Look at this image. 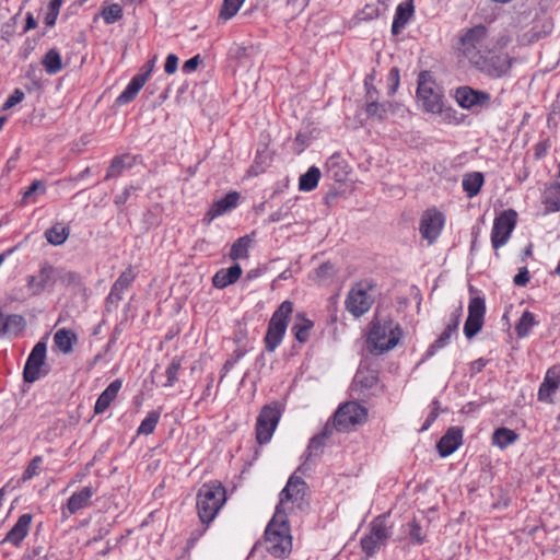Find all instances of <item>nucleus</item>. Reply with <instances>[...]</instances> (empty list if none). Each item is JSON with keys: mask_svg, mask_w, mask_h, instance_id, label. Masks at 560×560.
I'll use <instances>...</instances> for the list:
<instances>
[{"mask_svg": "<svg viewBox=\"0 0 560 560\" xmlns=\"http://www.w3.org/2000/svg\"><path fill=\"white\" fill-rule=\"evenodd\" d=\"M513 59L508 54H487L476 65V69L490 78H502L506 75L512 67Z\"/></svg>", "mask_w": 560, "mask_h": 560, "instance_id": "9b49d317", "label": "nucleus"}, {"mask_svg": "<svg viewBox=\"0 0 560 560\" xmlns=\"http://www.w3.org/2000/svg\"><path fill=\"white\" fill-rule=\"evenodd\" d=\"M560 384V376L555 370H549L538 390V398L541 401H549L552 394Z\"/></svg>", "mask_w": 560, "mask_h": 560, "instance_id": "cd10ccee", "label": "nucleus"}, {"mask_svg": "<svg viewBox=\"0 0 560 560\" xmlns=\"http://www.w3.org/2000/svg\"><path fill=\"white\" fill-rule=\"evenodd\" d=\"M280 419V410L277 405L265 406L257 419L256 440L259 444L270 441Z\"/></svg>", "mask_w": 560, "mask_h": 560, "instance_id": "f8f14e48", "label": "nucleus"}, {"mask_svg": "<svg viewBox=\"0 0 560 560\" xmlns=\"http://www.w3.org/2000/svg\"><path fill=\"white\" fill-rule=\"evenodd\" d=\"M200 62H201L200 57L199 56H195V57L188 59L184 63L183 68L186 71H194L199 66Z\"/></svg>", "mask_w": 560, "mask_h": 560, "instance_id": "bf43d9fd", "label": "nucleus"}, {"mask_svg": "<svg viewBox=\"0 0 560 560\" xmlns=\"http://www.w3.org/2000/svg\"><path fill=\"white\" fill-rule=\"evenodd\" d=\"M422 108L433 115H443L448 110L444 104L443 88L429 71H422Z\"/></svg>", "mask_w": 560, "mask_h": 560, "instance_id": "39448f33", "label": "nucleus"}, {"mask_svg": "<svg viewBox=\"0 0 560 560\" xmlns=\"http://www.w3.org/2000/svg\"><path fill=\"white\" fill-rule=\"evenodd\" d=\"M40 463H42V457L35 456L30 462L28 466L26 467L25 471L23 472L22 480L26 481V480L32 479L34 476H36L38 474Z\"/></svg>", "mask_w": 560, "mask_h": 560, "instance_id": "3c124183", "label": "nucleus"}, {"mask_svg": "<svg viewBox=\"0 0 560 560\" xmlns=\"http://www.w3.org/2000/svg\"><path fill=\"white\" fill-rule=\"evenodd\" d=\"M535 325L536 320L534 314L528 311L524 312L515 327L517 336L520 338L526 337Z\"/></svg>", "mask_w": 560, "mask_h": 560, "instance_id": "a19ab883", "label": "nucleus"}, {"mask_svg": "<svg viewBox=\"0 0 560 560\" xmlns=\"http://www.w3.org/2000/svg\"><path fill=\"white\" fill-rule=\"evenodd\" d=\"M101 16L106 24L116 23L124 16L122 8L118 3H112L110 5L103 8L101 11Z\"/></svg>", "mask_w": 560, "mask_h": 560, "instance_id": "79ce46f5", "label": "nucleus"}, {"mask_svg": "<svg viewBox=\"0 0 560 560\" xmlns=\"http://www.w3.org/2000/svg\"><path fill=\"white\" fill-rule=\"evenodd\" d=\"M93 495V489L91 487L83 488L80 492L73 493L67 503V509L71 514L77 513L90 503Z\"/></svg>", "mask_w": 560, "mask_h": 560, "instance_id": "c756f323", "label": "nucleus"}, {"mask_svg": "<svg viewBox=\"0 0 560 560\" xmlns=\"http://www.w3.org/2000/svg\"><path fill=\"white\" fill-rule=\"evenodd\" d=\"M389 78L393 81L392 93H394L397 90L399 83V71L397 68L392 69Z\"/></svg>", "mask_w": 560, "mask_h": 560, "instance_id": "052dcab7", "label": "nucleus"}, {"mask_svg": "<svg viewBox=\"0 0 560 560\" xmlns=\"http://www.w3.org/2000/svg\"><path fill=\"white\" fill-rule=\"evenodd\" d=\"M373 303V298L360 284L353 287L347 298L346 307L355 317L366 313Z\"/></svg>", "mask_w": 560, "mask_h": 560, "instance_id": "f3484780", "label": "nucleus"}, {"mask_svg": "<svg viewBox=\"0 0 560 560\" xmlns=\"http://www.w3.org/2000/svg\"><path fill=\"white\" fill-rule=\"evenodd\" d=\"M366 420V410L354 401L346 402L336 411L334 424L339 431H350Z\"/></svg>", "mask_w": 560, "mask_h": 560, "instance_id": "6e6552de", "label": "nucleus"}, {"mask_svg": "<svg viewBox=\"0 0 560 560\" xmlns=\"http://www.w3.org/2000/svg\"><path fill=\"white\" fill-rule=\"evenodd\" d=\"M58 10L50 9L49 13L46 15L45 22L48 26H52L56 22Z\"/></svg>", "mask_w": 560, "mask_h": 560, "instance_id": "e2e57ef3", "label": "nucleus"}, {"mask_svg": "<svg viewBox=\"0 0 560 560\" xmlns=\"http://www.w3.org/2000/svg\"><path fill=\"white\" fill-rule=\"evenodd\" d=\"M135 275L131 268L126 269L120 273L116 282L113 284L107 302L117 303L122 299L124 291L131 284Z\"/></svg>", "mask_w": 560, "mask_h": 560, "instance_id": "b1692460", "label": "nucleus"}, {"mask_svg": "<svg viewBox=\"0 0 560 560\" xmlns=\"http://www.w3.org/2000/svg\"><path fill=\"white\" fill-rule=\"evenodd\" d=\"M182 366V359L174 358L166 369L167 383L165 386H172L177 381V373Z\"/></svg>", "mask_w": 560, "mask_h": 560, "instance_id": "de8ad7c7", "label": "nucleus"}, {"mask_svg": "<svg viewBox=\"0 0 560 560\" xmlns=\"http://www.w3.org/2000/svg\"><path fill=\"white\" fill-rule=\"evenodd\" d=\"M45 236L48 243L61 245L69 236V229L61 223H57L46 231Z\"/></svg>", "mask_w": 560, "mask_h": 560, "instance_id": "f704fd0d", "label": "nucleus"}, {"mask_svg": "<svg viewBox=\"0 0 560 560\" xmlns=\"http://www.w3.org/2000/svg\"><path fill=\"white\" fill-rule=\"evenodd\" d=\"M390 105L371 103L366 107V113L371 117H376L377 119H384L386 117L387 109Z\"/></svg>", "mask_w": 560, "mask_h": 560, "instance_id": "09e8293b", "label": "nucleus"}, {"mask_svg": "<svg viewBox=\"0 0 560 560\" xmlns=\"http://www.w3.org/2000/svg\"><path fill=\"white\" fill-rule=\"evenodd\" d=\"M35 26H36V20L33 18L32 14H27L25 30L28 31V30L34 28Z\"/></svg>", "mask_w": 560, "mask_h": 560, "instance_id": "69168bd1", "label": "nucleus"}, {"mask_svg": "<svg viewBox=\"0 0 560 560\" xmlns=\"http://www.w3.org/2000/svg\"><path fill=\"white\" fill-rule=\"evenodd\" d=\"M32 517L30 514L20 516L13 528L7 534L5 540L19 545L27 534Z\"/></svg>", "mask_w": 560, "mask_h": 560, "instance_id": "c85d7f7f", "label": "nucleus"}, {"mask_svg": "<svg viewBox=\"0 0 560 560\" xmlns=\"http://www.w3.org/2000/svg\"><path fill=\"white\" fill-rule=\"evenodd\" d=\"M43 66L47 73L56 74L62 69V61L60 54L56 49L47 51L43 59Z\"/></svg>", "mask_w": 560, "mask_h": 560, "instance_id": "58836bf2", "label": "nucleus"}, {"mask_svg": "<svg viewBox=\"0 0 560 560\" xmlns=\"http://www.w3.org/2000/svg\"><path fill=\"white\" fill-rule=\"evenodd\" d=\"M460 312H462V307H458V310L453 314L445 330L441 334V336L435 340V342L428 350V353H427L428 357H432L434 354L435 350L441 349L448 343L452 334L455 332L458 328L459 319H460Z\"/></svg>", "mask_w": 560, "mask_h": 560, "instance_id": "5701e85b", "label": "nucleus"}, {"mask_svg": "<svg viewBox=\"0 0 560 560\" xmlns=\"http://www.w3.org/2000/svg\"><path fill=\"white\" fill-rule=\"evenodd\" d=\"M225 489L217 482L203 485L197 495V509L200 521L209 524L225 502Z\"/></svg>", "mask_w": 560, "mask_h": 560, "instance_id": "7ed1b4c3", "label": "nucleus"}, {"mask_svg": "<svg viewBox=\"0 0 560 560\" xmlns=\"http://www.w3.org/2000/svg\"><path fill=\"white\" fill-rule=\"evenodd\" d=\"M355 384L360 385L363 388H372L377 383V377L374 374H365L363 372H359L355 375Z\"/></svg>", "mask_w": 560, "mask_h": 560, "instance_id": "8fccbe9b", "label": "nucleus"}, {"mask_svg": "<svg viewBox=\"0 0 560 560\" xmlns=\"http://www.w3.org/2000/svg\"><path fill=\"white\" fill-rule=\"evenodd\" d=\"M326 170L337 183H345L348 179L349 168L346 161L338 154L331 155L326 162Z\"/></svg>", "mask_w": 560, "mask_h": 560, "instance_id": "4be33fe9", "label": "nucleus"}, {"mask_svg": "<svg viewBox=\"0 0 560 560\" xmlns=\"http://www.w3.org/2000/svg\"><path fill=\"white\" fill-rule=\"evenodd\" d=\"M242 275V268L238 264L228 268L219 270L212 278V283L215 288L223 289L234 282H236Z\"/></svg>", "mask_w": 560, "mask_h": 560, "instance_id": "a878e982", "label": "nucleus"}, {"mask_svg": "<svg viewBox=\"0 0 560 560\" xmlns=\"http://www.w3.org/2000/svg\"><path fill=\"white\" fill-rule=\"evenodd\" d=\"M177 65L178 58L174 54L168 55L164 66L165 72L168 74L175 73L177 70Z\"/></svg>", "mask_w": 560, "mask_h": 560, "instance_id": "6e6d98bb", "label": "nucleus"}, {"mask_svg": "<svg viewBox=\"0 0 560 560\" xmlns=\"http://www.w3.org/2000/svg\"><path fill=\"white\" fill-rule=\"evenodd\" d=\"M398 326L392 322L373 323L368 336V349L372 354L378 355L393 349L399 341Z\"/></svg>", "mask_w": 560, "mask_h": 560, "instance_id": "20e7f679", "label": "nucleus"}, {"mask_svg": "<svg viewBox=\"0 0 560 560\" xmlns=\"http://www.w3.org/2000/svg\"><path fill=\"white\" fill-rule=\"evenodd\" d=\"M546 152V147L544 143H539L536 148V155L537 156H540L541 154H544Z\"/></svg>", "mask_w": 560, "mask_h": 560, "instance_id": "774afa93", "label": "nucleus"}, {"mask_svg": "<svg viewBox=\"0 0 560 560\" xmlns=\"http://www.w3.org/2000/svg\"><path fill=\"white\" fill-rule=\"evenodd\" d=\"M40 183L39 182H34L30 187L28 189L24 192V199L28 198L30 196H32L36 190L37 188L39 187Z\"/></svg>", "mask_w": 560, "mask_h": 560, "instance_id": "0e129e2a", "label": "nucleus"}, {"mask_svg": "<svg viewBox=\"0 0 560 560\" xmlns=\"http://www.w3.org/2000/svg\"><path fill=\"white\" fill-rule=\"evenodd\" d=\"M462 430L451 428L438 442L436 447L442 457H446L454 453L462 443Z\"/></svg>", "mask_w": 560, "mask_h": 560, "instance_id": "412c9836", "label": "nucleus"}, {"mask_svg": "<svg viewBox=\"0 0 560 560\" xmlns=\"http://www.w3.org/2000/svg\"><path fill=\"white\" fill-rule=\"evenodd\" d=\"M377 14V10L372 5H366L360 13V20H369L375 18Z\"/></svg>", "mask_w": 560, "mask_h": 560, "instance_id": "13d9d810", "label": "nucleus"}, {"mask_svg": "<svg viewBox=\"0 0 560 560\" xmlns=\"http://www.w3.org/2000/svg\"><path fill=\"white\" fill-rule=\"evenodd\" d=\"M292 311V303L290 301H284L273 313L265 337V345L268 351H275L280 345L288 327V318Z\"/></svg>", "mask_w": 560, "mask_h": 560, "instance_id": "423d86ee", "label": "nucleus"}, {"mask_svg": "<svg viewBox=\"0 0 560 560\" xmlns=\"http://www.w3.org/2000/svg\"><path fill=\"white\" fill-rule=\"evenodd\" d=\"M306 491V483L301 477L293 475L284 489L281 491L279 504L276 508V512L285 513L300 508L304 501Z\"/></svg>", "mask_w": 560, "mask_h": 560, "instance_id": "0eeeda50", "label": "nucleus"}, {"mask_svg": "<svg viewBox=\"0 0 560 560\" xmlns=\"http://www.w3.org/2000/svg\"><path fill=\"white\" fill-rule=\"evenodd\" d=\"M122 166H124V161L121 159H115L110 166H109V170H108V173H107V176H117L121 170H122Z\"/></svg>", "mask_w": 560, "mask_h": 560, "instance_id": "4d7b16f0", "label": "nucleus"}, {"mask_svg": "<svg viewBox=\"0 0 560 560\" xmlns=\"http://www.w3.org/2000/svg\"><path fill=\"white\" fill-rule=\"evenodd\" d=\"M156 56H154L151 60H149L145 65V71L140 73L139 75H145V81L149 79L154 66H155Z\"/></svg>", "mask_w": 560, "mask_h": 560, "instance_id": "680f3d73", "label": "nucleus"}, {"mask_svg": "<svg viewBox=\"0 0 560 560\" xmlns=\"http://www.w3.org/2000/svg\"><path fill=\"white\" fill-rule=\"evenodd\" d=\"M483 184V175L480 172L467 174L463 178V189L467 192L468 197L477 196Z\"/></svg>", "mask_w": 560, "mask_h": 560, "instance_id": "2f4dec72", "label": "nucleus"}, {"mask_svg": "<svg viewBox=\"0 0 560 560\" xmlns=\"http://www.w3.org/2000/svg\"><path fill=\"white\" fill-rule=\"evenodd\" d=\"M455 100L462 108L471 110L476 107H488L490 105L491 95L486 91L475 90L468 85H464L456 89Z\"/></svg>", "mask_w": 560, "mask_h": 560, "instance_id": "2eb2a0df", "label": "nucleus"}, {"mask_svg": "<svg viewBox=\"0 0 560 560\" xmlns=\"http://www.w3.org/2000/svg\"><path fill=\"white\" fill-rule=\"evenodd\" d=\"M144 84L145 75L133 77L130 83L125 89V91L117 97V103L119 105H124L131 102Z\"/></svg>", "mask_w": 560, "mask_h": 560, "instance_id": "7c9ffc66", "label": "nucleus"}, {"mask_svg": "<svg viewBox=\"0 0 560 560\" xmlns=\"http://www.w3.org/2000/svg\"><path fill=\"white\" fill-rule=\"evenodd\" d=\"M245 0H223L219 12V20L226 22L236 15Z\"/></svg>", "mask_w": 560, "mask_h": 560, "instance_id": "ea45409f", "label": "nucleus"}, {"mask_svg": "<svg viewBox=\"0 0 560 560\" xmlns=\"http://www.w3.org/2000/svg\"><path fill=\"white\" fill-rule=\"evenodd\" d=\"M517 213L513 209L502 211L493 222L491 244L494 249L505 245L516 225Z\"/></svg>", "mask_w": 560, "mask_h": 560, "instance_id": "1a4fd4ad", "label": "nucleus"}, {"mask_svg": "<svg viewBox=\"0 0 560 560\" xmlns=\"http://www.w3.org/2000/svg\"><path fill=\"white\" fill-rule=\"evenodd\" d=\"M47 373L46 343L44 341H39L35 345L27 358L23 371V377L26 383H33Z\"/></svg>", "mask_w": 560, "mask_h": 560, "instance_id": "9d476101", "label": "nucleus"}, {"mask_svg": "<svg viewBox=\"0 0 560 560\" xmlns=\"http://www.w3.org/2000/svg\"><path fill=\"white\" fill-rule=\"evenodd\" d=\"M445 224V217L435 209H429L422 215V238L432 244L441 234Z\"/></svg>", "mask_w": 560, "mask_h": 560, "instance_id": "a211bd4d", "label": "nucleus"}, {"mask_svg": "<svg viewBox=\"0 0 560 560\" xmlns=\"http://www.w3.org/2000/svg\"><path fill=\"white\" fill-rule=\"evenodd\" d=\"M545 203L548 211H560V184H552L546 189Z\"/></svg>", "mask_w": 560, "mask_h": 560, "instance_id": "4c0bfd02", "label": "nucleus"}, {"mask_svg": "<svg viewBox=\"0 0 560 560\" xmlns=\"http://www.w3.org/2000/svg\"><path fill=\"white\" fill-rule=\"evenodd\" d=\"M24 326V318L20 315L3 317L4 332H16Z\"/></svg>", "mask_w": 560, "mask_h": 560, "instance_id": "49530a36", "label": "nucleus"}, {"mask_svg": "<svg viewBox=\"0 0 560 560\" xmlns=\"http://www.w3.org/2000/svg\"><path fill=\"white\" fill-rule=\"evenodd\" d=\"M240 194L236 191L229 192L222 199L215 201L210 209L206 212L203 222L209 224L217 217H220L237 206Z\"/></svg>", "mask_w": 560, "mask_h": 560, "instance_id": "aec40b11", "label": "nucleus"}, {"mask_svg": "<svg viewBox=\"0 0 560 560\" xmlns=\"http://www.w3.org/2000/svg\"><path fill=\"white\" fill-rule=\"evenodd\" d=\"M490 44L487 27L479 24L463 33L459 37L458 51L475 68L485 55L491 52Z\"/></svg>", "mask_w": 560, "mask_h": 560, "instance_id": "f03ea898", "label": "nucleus"}, {"mask_svg": "<svg viewBox=\"0 0 560 560\" xmlns=\"http://www.w3.org/2000/svg\"><path fill=\"white\" fill-rule=\"evenodd\" d=\"M389 537L388 528L384 517H377L371 523V530L362 538L361 546L368 557L373 556L376 550L384 546Z\"/></svg>", "mask_w": 560, "mask_h": 560, "instance_id": "4468645a", "label": "nucleus"}, {"mask_svg": "<svg viewBox=\"0 0 560 560\" xmlns=\"http://www.w3.org/2000/svg\"><path fill=\"white\" fill-rule=\"evenodd\" d=\"M299 319L300 320L294 324L292 329L294 331L295 338L300 342H305L308 339V332L313 327V323L304 317H300Z\"/></svg>", "mask_w": 560, "mask_h": 560, "instance_id": "37998d69", "label": "nucleus"}, {"mask_svg": "<svg viewBox=\"0 0 560 560\" xmlns=\"http://www.w3.org/2000/svg\"><path fill=\"white\" fill-rule=\"evenodd\" d=\"M529 281V273L526 267L520 268L518 272L515 275L513 282L517 287H524Z\"/></svg>", "mask_w": 560, "mask_h": 560, "instance_id": "5fc2aeb1", "label": "nucleus"}, {"mask_svg": "<svg viewBox=\"0 0 560 560\" xmlns=\"http://www.w3.org/2000/svg\"><path fill=\"white\" fill-rule=\"evenodd\" d=\"M59 280L67 287H78L81 283L80 276L74 271H63L59 273Z\"/></svg>", "mask_w": 560, "mask_h": 560, "instance_id": "603ef678", "label": "nucleus"}, {"mask_svg": "<svg viewBox=\"0 0 560 560\" xmlns=\"http://www.w3.org/2000/svg\"><path fill=\"white\" fill-rule=\"evenodd\" d=\"M55 345L63 353L72 350V342L75 341V335L67 329H59L54 336Z\"/></svg>", "mask_w": 560, "mask_h": 560, "instance_id": "e433bc0d", "label": "nucleus"}, {"mask_svg": "<svg viewBox=\"0 0 560 560\" xmlns=\"http://www.w3.org/2000/svg\"><path fill=\"white\" fill-rule=\"evenodd\" d=\"M243 353L237 352L235 357L224 364V373L219 384L223 387L238 388L247 376V365L242 360Z\"/></svg>", "mask_w": 560, "mask_h": 560, "instance_id": "ddd939ff", "label": "nucleus"}, {"mask_svg": "<svg viewBox=\"0 0 560 560\" xmlns=\"http://www.w3.org/2000/svg\"><path fill=\"white\" fill-rule=\"evenodd\" d=\"M485 312L486 305L483 299L479 296L472 298L468 305V317L464 326V332L468 339H471L481 330Z\"/></svg>", "mask_w": 560, "mask_h": 560, "instance_id": "dca6fc26", "label": "nucleus"}, {"mask_svg": "<svg viewBox=\"0 0 560 560\" xmlns=\"http://www.w3.org/2000/svg\"><path fill=\"white\" fill-rule=\"evenodd\" d=\"M266 548L276 558H285L292 549V538L285 513L276 512L265 532Z\"/></svg>", "mask_w": 560, "mask_h": 560, "instance_id": "f257e3e1", "label": "nucleus"}, {"mask_svg": "<svg viewBox=\"0 0 560 560\" xmlns=\"http://www.w3.org/2000/svg\"><path fill=\"white\" fill-rule=\"evenodd\" d=\"M56 281V271L54 267L45 265L36 276L27 279V288L33 295L40 294L46 288L51 287Z\"/></svg>", "mask_w": 560, "mask_h": 560, "instance_id": "6ab92c4d", "label": "nucleus"}, {"mask_svg": "<svg viewBox=\"0 0 560 560\" xmlns=\"http://www.w3.org/2000/svg\"><path fill=\"white\" fill-rule=\"evenodd\" d=\"M415 7L413 0H408L406 2L400 3L396 9L395 19L392 25L393 35H398L406 23L413 15Z\"/></svg>", "mask_w": 560, "mask_h": 560, "instance_id": "393cba45", "label": "nucleus"}, {"mask_svg": "<svg viewBox=\"0 0 560 560\" xmlns=\"http://www.w3.org/2000/svg\"><path fill=\"white\" fill-rule=\"evenodd\" d=\"M320 175L322 173L318 167H310L305 174L301 175L299 179V189L302 191H311L315 189L318 185Z\"/></svg>", "mask_w": 560, "mask_h": 560, "instance_id": "72a5a7b5", "label": "nucleus"}, {"mask_svg": "<svg viewBox=\"0 0 560 560\" xmlns=\"http://www.w3.org/2000/svg\"><path fill=\"white\" fill-rule=\"evenodd\" d=\"M328 438L327 432H323L320 435L314 436L308 444V454L306 460H308L312 456H317L322 451L325 440Z\"/></svg>", "mask_w": 560, "mask_h": 560, "instance_id": "a18cd8bd", "label": "nucleus"}, {"mask_svg": "<svg viewBox=\"0 0 560 560\" xmlns=\"http://www.w3.org/2000/svg\"><path fill=\"white\" fill-rule=\"evenodd\" d=\"M253 243V238L249 235L237 238L230 250V258L232 260L245 259L248 257V249Z\"/></svg>", "mask_w": 560, "mask_h": 560, "instance_id": "473e14b6", "label": "nucleus"}, {"mask_svg": "<svg viewBox=\"0 0 560 560\" xmlns=\"http://www.w3.org/2000/svg\"><path fill=\"white\" fill-rule=\"evenodd\" d=\"M269 220L271 222H278V221L282 220V213L280 211L273 212L270 214Z\"/></svg>", "mask_w": 560, "mask_h": 560, "instance_id": "338daca9", "label": "nucleus"}, {"mask_svg": "<svg viewBox=\"0 0 560 560\" xmlns=\"http://www.w3.org/2000/svg\"><path fill=\"white\" fill-rule=\"evenodd\" d=\"M160 419V412L159 411H151L148 413L145 419L142 420L140 427L138 428V434H144L149 435L153 433L156 423Z\"/></svg>", "mask_w": 560, "mask_h": 560, "instance_id": "c03bdc74", "label": "nucleus"}, {"mask_svg": "<svg viewBox=\"0 0 560 560\" xmlns=\"http://www.w3.org/2000/svg\"><path fill=\"white\" fill-rule=\"evenodd\" d=\"M517 439V434L510 429L500 428L493 432L492 443L500 448H505L510 444L514 443Z\"/></svg>", "mask_w": 560, "mask_h": 560, "instance_id": "c9c22d12", "label": "nucleus"}, {"mask_svg": "<svg viewBox=\"0 0 560 560\" xmlns=\"http://www.w3.org/2000/svg\"><path fill=\"white\" fill-rule=\"evenodd\" d=\"M23 98H24V93L20 89H16L13 92V94L3 104V109L8 110V109L12 108L13 106H15L20 102H22Z\"/></svg>", "mask_w": 560, "mask_h": 560, "instance_id": "864d4df0", "label": "nucleus"}, {"mask_svg": "<svg viewBox=\"0 0 560 560\" xmlns=\"http://www.w3.org/2000/svg\"><path fill=\"white\" fill-rule=\"evenodd\" d=\"M120 388H121V381L120 380L113 381L97 398L95 407H94V412L95 413L104 412L109 407L110 402L117 397V394Z\"/></svg>", "mask_w": 560, "mask_h": 560, "instance_id": "bb28decb", "label": "nucleus"}]
</instances>
